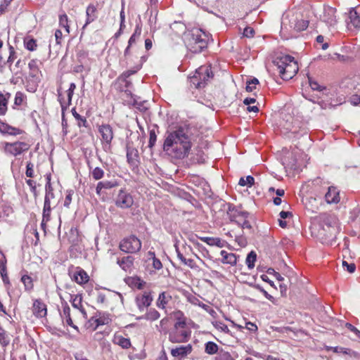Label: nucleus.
I'll list each match as a JSON object with an SVG mask.
<instances>
[{
  "mask_svg": "<svg viewBox=\"0 0 360 360\" xmlns=\"http://www.w3.org/2000/svg\"><path fill=\"white\" fill-rule=\"evenodd\" d=\"M191 146L188 129L179 127L176 130L168 133L163 144V150L173 158L183 159L188 155Z\"/></svg>",
  "mask_w": 360,
  "mask_h": 360,
  "instance_id": "nucleus-1",
  "label": "nucleus"
},
{
  "mask_svg": "<svg viewBox=\"0 0 360 360\" xmlns=\"http://www.w3.org/2000/svg\"><path fill=\"white\" fill-rule=\"evenodd\" d=\"M209 39V34L199 28H193L184 34L185 44L193 53H200L207 48Z\"/></svg>",
  "mask_w": 360,
  "mask_h": 360,
  "instance_id": "nucleus-2",
  "label": "nucleus"
},
{
  "mask_svg": "<svg viewBox=\"0 0 360 360\" xmlns=\"http://www.w3.org/2000/svg\"><path fill=\"white\" fill-rule=\"evenodd\" d=\"M280 76L283 80L292 79L297 72L299 68L295 58L289 55L277 57L274 61Z\"/></svg>",
  "mask_w": 360,
  "mask_h": 360,
  "instance_id": "nucleus-3",
  "label": "nucleus"
},
{
  "mask_svg": "<svg viewBox=\"0 0 360 360\" xmlns=\"http://www.w3.org/2000/svg\"><path fill=\"white\" fill-rule=\"evenodd\" d=\"M184 320L176 321L174 328L169 333V340L172 343H183L189 340L191 330L186 327Z\"/></svg>",
  "mask_w": 360,
  "mask_h": 360,
  "instance_id": "nucleus-4",
  "label": "nucleus"
},
{
  "mask_svg": "<svg viewBox=\"0 0 360 360\" xmlns=\"http://www.w3.org/2000/svg\"><path fill=\"white\" fill-rule=\"evenodd\" d=\"M309 26V21L303 20L299 15L285 14L281 20V29L288 30V27L295 31H303Z\"/></svg>",
  "mask_w": 360,
  "mask_h": 360,
  "instance_id": "nucleus-5",
  "label": "nucleus"
},
{
  "mask_svg": "<svg viewBox=\"0 0 360 360\" xmlns=\"http://www.w3.org/2000/svg\"><path fill=\"white\" fill-rule=\"evenodd\" d=\"M227 214L231 221L235 222L243 229H251L252 226L248 220L249 213L241 208L229 206Z\"/></svg>",
  "mask_w": 360,
  "mask_h": 360,
  "instance_id": "nucleus-6",
  "label": "nucleus"
},
{
  "mask_svg": "<svg viewBox=\"0 0 360 360\" xmlns=\"http://www.w3.org/2000/svg\"><path fill=\"white\" fill-rule=\"evenodd\" d=\"M213 73L210 65H202L198 68L193 77H191V82L195 88L204 87L207 81L212 78Z\"/></svg>",
  "mask_w": 360,
  "mask_h": 360,
  "instance_id": "nucleus-7",
  "label": "nucleus"
},
{
  "mask_svg": "<svg viewBox=\"0 0 360 360\" xmlns=\"http://www.w3.org/2000/svg\"><path fill=\"white\" fill-rule=\"evenodd\" d=\"M4 151L6 154L17 156L27 151L30 145L24 141H16L13 143L5 142L3 143Z\"/></svg>",
  "mask_w": 360,
  "mask_h": 360,
  "instance_id": "nucleus-8",
  "label": "nucleus"
},
{
  "mask_svg": "<svg viewBox=\"0 0 360 360\" xmlns=\"http://www.w3.org/2000/svg\"><path fill=\"white\" fill-rule=\"evenodd\" d=\"M141 248V243L140 240L134 236L124 238L120 244V250L128 253L137 252L140 250Z\"/></svg>",
  "mask_w": 360,
  "mask_h": 360,
  "instance_id": "nucleus-9",
  "label": "nucleus"
},
{
  "mask_svg": "<svg viewBox=\"0 0 360 360\" xmlns=\"http://www.w3.org/2000/svg\"><path fill=\"white\" fill-rule=\"evenodd\" d=\"M75 89L76 84L73 82L71 83L70 84L68 89L66 91L67 99H65L63 96V94L61 92V88L60 87L57 89L58 101L60 103L62 111H65L71 105L72 96Z\"/></svg>",
  "mask_w": 360,
  "mask_h": 360,
  "instance_id": "nucleus-10",
  "label": "nucleus"
},
{
  "mask_svg": "<svg viewBox=\"0 0 360 360\" xmlns=\"http://www.w3.org/2000/svg\"><path fill=\"white\" fill-rule=\"evenodd\" d=\"M133 203L134 199L132 196L126 191L123 189L120 190L115 199L116 206L122 209H127L131 207Z\"/></svg>",
  "mask_w": 360,
  "mask_h": 360,
  "instance_id": "nucleus-11",
  "label": "nucleus"
},
{
  "mask_svg": "<svg viewBox=\"0 0 360 360\" xmlns=\"http://www.w3.org/2000/svg\"><path fill=\"white\" fill-rule=\"evenodd\" d=\"M345 22L349 30L360 27V16L354 8L352 7L349 12L345 13Z\"/></svg>",
  "mask_w": 360,
  "mask_h": 360,
  "instance_id": "nucleus-12",
  "label": "nucleus"
},
{
  "mask_svg": "<svg viewBox=\"0 0 360 360\" xmlns=\"http://www.w3.org/2000/svg\"><path fill=\"white\" fill-rule=\"evenodd\" d=\"M32 312L37 319L46 318L47 315V306L41 300L35 299L33 300Z\"/></svg>",
  "mask_w": 360,
  "mask_h": 360,
  "instance_id": "nucleus-13",
  "label": "nucleus"
},
{
  "mask_svg": "<svg viewBox=\"0 0 360 360\" xmlns=\"http://www.w3.org/2000/svg\"><path fill=\"white\" fill-rule=\"evenodd\" d=\"M98 131L101 135L102 140L105 145V146H109L113 139L112 127L109 124H103L99 127Z\"/></svg>",
  "mask_w": 360,
  "mask_h": 360,
  "instance_id": "nucleus-14",
  "label": "nucleus"
},
{
  "mask_svg": "<svg viewBox=\"0 0 360 360\" xmlns=\"http://www.w3.org/2000/svg\"><path fill=\"white\" fill-rule=\"evenodd\" d=\"M192 345L188 344L187 345H181L173 348L171 350V354L174 357H185L192 352Z\"/></svg>",
  "mask_w": 360,
  "mask_h": 360,
  "instance_id": "nucleus-15",
  "label": "nucleus"
},
{
  "mask_svg": "<svg viewBox=\"0 0 360 360\" xmlns=\"http://www.w3.org/2000/svg\"><path fill=\"white\" fill-rule=\"evenodd\" d=\"M151 294H141L136 297V302L140 311H143L151 304Z\"/></svg>",
  "mask_w": 360,
  "mask_h": 360,
  "instance_id": "nucleus-16",
  "label": "nucleus"
},
{
  "mask_svg": "<svg viewBox=\"0 0 360 360\" xmlns=\"http://www.w3.org/2000/svg\"><path fill=\"white\" fill-rule=\"evenodd\" d=\"M60 316L67 325L74 328L77 333H79V328L73 323L70 316V309L67 303L63 305V312L60 314Z\"/></svg>",
  "mask_w": 360,
  "mask_h": 360,
  "instance_id": "nucleus-17",
  "label": "nucleus"
},
{
  "mask_svg": "<svg viewBox=\"0 0 360 360\" xmlns=\"http://www.w3.org/2000/svg\"><path fill=\"white\" fill-rule=\"evenodd\" d=\"M70 302L74 308L79 309V311L83 314L84 319H87V314L85 311L82 305V294L71 295Z\"/></svg>",
  "mask_w": 360,
  "mask_h": 360,
  "instance_id": "nucleus-18",
  "label": "nucleus"
},
{
  "mask_svg": "<svg viewBox=\"0 0 360 360\" xmlns=\"http://www.w3.org/2000/svg\"><path fill=\"white\" fill-rule=\"evenodd\" d=\"M39 61L37 59L31 60L28 63V68L30 69L29 77L34 79V82L39 80V75L40 73V70L39 68Z\"/></svg>",
  "mask_w": 360,
  "mask_h": 360,
  "instance_id": "nucleus-19",
  "label": "nucleus"
},
{
  "mask_svg": "<svg viewBox=\"0 0 360 360\" xmlns=\"http://www.w3.org/2000/svg\"><path fill=\"white\" fill-rule=\"evenodd\" d=\"M95 315L96 316V324L94 326V328H98L100 326L108 325L112 321L110 315L106 312L97 311Z\"/></svg>",
  "mask_w": 360,
  "mask_h": 360,
  "instance_id": "nucleus-20",
  "label": "nucleus"
},
{
  "mask_svg": "<svg viewBox=\"0 0 360 360\" xmlns=\"http://www.w3.org/2000/svg\"><path fill=\"white\" fill-rule=\"evenodd\" d=\"M86 20L84 25L82 27L83 30L85 29V27L89 24L94 22L97 18L96 7L94 4H89L87 6L86 9Z\"/></svg>",
  "mask_w": 360,
  "mask_h": 360,
  "instance_id": "nucleus-21",
  "label": "nucleus"
},
{
  "mask_svg": "<svg viewBox=\"0 0 360 360\" xmlns=\"http://www.w3.org/2000/svg\"><path fill=\"white\" fill-rule=\"evenodd\" d=\"M325 201L328 204L338 203V189L335 186L328 187V191L325 194Z\"/></svg>",
  "mask_w": 360,
  "mask_h": 360,
  "instance_id": "nucleus-22",
  "label": "nucleus"
},
{
  "mask_svg": "<svg viewBox=\"0 0 360 360\" xmlns=\"http://www.w3.org/2000/svg\"><path fill=\"white\" fill-rule=\"evenodd\" d=\"M117 263L124 271H129L133 266L134 257L131 256L124 257L121 259H118Z\"/></svg>",
  "mask_w": 360,
  "mask_h": 360,
  "instance_id": "nucleus-23",
  "label": "nucleus"
},
{
  "mask_svg": "<svg viewBox=\"0 0 360 360\" xmlns=\"http://www.w3.org/2000/svg\"><path fill=\"white\" fill-rule=\"evenodd\" d=\"M200 239L209 245H215L219 248H223L226 245V241L221 240L219 238H214V237H201Z\"/></svg>",
  "mask_w": 360,
  "mask_h": 360,
  "instance_id": "nucleus-24",
  "label": "nucleus"
},
{
  "mask_svg": "<svg viewBox=\"0 0 360 360\" xmlns=\"http://www.w3.org/2000/svg\"><path fill=\"white\" fill-rule=\"evenodd\" d=\"M220 255L222 256V263L230 265H235L237 262V256L233 253H229L225 250H221Z\"/></svg>",
  "mask_w": 360,
  "mask_h": 360,
  "instance_id": "nucleus-25",
  "label": "nucleus"
},
{
  "mask_svg": "<svg viewBox=\"0 0 360 360\" xmlns=\"http://www.w3.org/2000/svg\"><path fill=\"white\" fill-rule=\"evenodd\" d=\"M127 161L130 165H136L139 162V153L136 148H128L127 151Z\"/></svg>",
  "mask_w": 360,
  "mask_h": 360,
  "instance_id": "nucleus-26",
  "label": "nucleus"
},
{
  "mask_svg": "<svg viewBox=\"0 0 360 360\" xmlns=\"http://www.w3.org/2000/svg\"><path fill=\"white\" fill-rule=\"evenodd\" d=\"M113 342L123 349H129L131 345L130 339L124 338L122 335H115L113 338Z\"/></svg>",
  "mask_w": 360,
  "mask_h": 360,
  "instance_id": "nucleus-27",
  "label": "nucleus"
},
{
  "mask_svg": "<svg viewBox=\"0 0 360 360\" xmlns=\"http://www.w3.org/2000/svg\"><path fill=\"white\" fill-rule=\"evenodd\" d=\"M45 189H46V194H45L44 204L51 205V200H53L55 198V195L53 193V189L51 184L50 182V179H48V181L45 186Z\"/></svg>",
  "mask_w": 360,
  "mask_h": 360,
  "instance_id": "nucleus-28",
  "label": "nucleus"
},
{
  "mask_svg": "<svg viewBox=\"0 0 360 360\" xmlns=\"http://www.w3.org/2000/svg\"><path fill=\"white\" fill-rule=\"evenodd\" d=\"M117 185L116 181H99L96 186V191L98 195H101L103 189H110Z\"/></svg>",
  "mask_w": 360,
  "mask_h": 360,
  "instance_id": "nucleus-29",
  "label": "nucleus"
},
{
  "mask_svg": "<svg viewBox=\"0 0 360 360\" xmlns=\"http://www.w3.org/2000/svg\"><path fill=\"white\" fill-rule=\"evenodd\" d=\"M75 281L79 284H83L89 281V276L83 269H78L73 275Z\"/></svg>",
  "mask_w": 360,
  "mask_h": 360,
  "instance_id": "nucleus-30",
  "label": "nucleus"
},
{
  "mask_svg": "<svg viewBox=\"0 0 360 360\" xmlns=\"http://www.w3.org/2000/svg\"><path fill=\"white\" fill-rule=\"evenodd\" d=\"M11 94L9 93H0V115H4L7 111L8 100Z\"/></svg>",
  "mask_w": 360,
  "mask_h": 360,
  "instance_id": "nucleus-31",
  "label": "nucleus"
},
{
  "mask_svg": "<svg viewBox=\"0 0 360 360\" xmlns=\"http://www.w3.org/2000/svg\"><path fill=\"white\" fill-rule=\"evenodd\" d=\"M219 347L218 345L212 342L208 341L205 345V352L210 355L215 354L218 352Z\"/></svg>",
  "mask_w": 360,
  "mask_h": 360,
  "instance_id": "nucleus-32",
  "label": "nucleus"
},
{
  "mask_svg": "<svg viewBox=\"0 0 360 360\" xmlns=\"http://www.w3.org/2000/svg\"><path fill=\"white\" fill-rule=\"evenodd\" d=\"M146 282L141 280L139 277H131L129 278V285L132 288H137L138 290L143 289Z\"/></svg>",
  "mask_w": 360,
  "mask_h": 360,
  "instance_id": "nucleus-33",
  "label": "nucleus"
},
{
  "mask_svg": "<svg viewBox=\"0 0 360 360\" xmlns=\"http://www.w3.org/2000/svg\"><path fill=\"white\" fill-rule=\"evenodd\" d=\"M326 229L325 230L328 231L330 234L328 238L331 239L332 242H335L338 233V226L336 223L335 222L333 226L330 223H326Z\"/></svg>",
  "mask_w": 360,
  "mask_h": 360,
  "instance_id": "nucleus-34",
  "label": "nucleus"
},
{
  "mask_svg": "<svg viewBox=\"0 0 360 360\" xmlns=\"http://www.w3.org/2000/svg\"><path fill=\"white\" fill-rule=\"evenodd\" d=\"M9 56L8 59L6 60V64L9 65V68L12 72L15 74H18V72H15V70L11 68V64L14 61V60L17 58L16 53L15 51L14 48L12 46H9Z\"/></svg>",
  "mask_w": 360,
  "mask_h": 360,
  "instance_id": "nucleus-35",
  "label": "nucleus"
},
{
  "mask_svg": "<svg viewBox=\"0 0 360 360\" xmlns=\"http://www.w3.org/2000/svg\"><path fill=\"white\" fill-rule=\"evenodd\" d=\"M172 298L170 294H159L157 304L159 308H165L168 301Z\"/></svg>",
  "mask_w": 360,
  "mask_h": 360,
  "instance_id": "nucleus-36",
  "label": "nucleus"
},
{
  "mask_svg": "<svg viewBox=\"0 0 360 360\" xmlns=\"http://www.w3.org/2000/svg\"><path fill=\"white\" fill-rule=\"evenodd\" d=\"M342 266L345 271H347V272L352 274L355 271L356 266L354 263H348L346 260V256L345 254L342 255Z\"/></svg>",
  "mask_w": 360,
  "mask_h": 360,
  "instance_id": "nucleus-37",
  "label": "nucleus"
},
{
  "mask_svg": "<svg viewBox=\"0 0 360 360\" xmlns=\"http://www.w3.org/2000/svg\"><path fill=\"white\" fill-rule=\"evenodd\" d=\"M141 31H142V29H141V25H139V24L136 25V26L135 27L134 32L133 33V34L131 36V37L129 39V41H128L129 46H131L134 43H135L136 39L141 36Z\"/></svg>",
  "mask_w": 360,
  "mask_h": 360,
  "instance_id": "nucleus-38",
  "label": "nucleus"
},
{
  "mask_svg": "<svg viewBox=\"0 0 360 360\" xmlns=\"http://www.w3.org/2000/svg\"><path fill=\"white\" fill-rule=\"evenodd\" d=\"M72 115L74 116V117L78 121V126L79 127H87V121H86V119L82 116H81L79 114H78L77 112H76V110L75 108H72Z\"/></svg>",
  "mask_w": 360,
  "mask_h": 360,
  "instance_id": "nucleus-39",
  "label": "nucleus"
},
{
  "mask_svg": "<svg viewBox=\"0 0 360 360\" xmlns=\"http://www.w3.org/2000/svg\"><path fill=\"white\" fill-rule=\"evenodd\" d=\"M257 259V255L254 251H251L247 256L245 263L248 267L251 269L255 266V262Z\"/></svg>",
  "mask_w": 360,
  "mask_h": 360,
  "instance_id": "nucleus-40",
  "label": "nucleus"
},
{
  "mask_svg": "<svg viewBox=\"0 0 360 360\" xmlns=\"http://www.w3.org/2000/svg\"><path fill=\"white\" fill-rule=\"evenodd\" d=\"M255 183V179L252 176H247L245 177H241L239 180L238 184L241 186L251 187Z\"/></svg>",
  "mask_w": 360,
  "mask_h": 360,
  "instance_id": "nucleus-41",
  "label": "nucleus"
},
{
  "mask_svg": "<svg viewBox=\"0 0 360 360\" xmlns=\"http://www.w3.org/2000/svg\"><path fill=\"white\" fill-rule=\"evenodd\" d=\"M51 205L44 204L42 219L44 221H49L51 219Z\"/></svg>",
  "mask_w": 360,
  "mask_h": 360,
  "instance_id": "nucleus-42",
  "label": "nucleus"
},
{
  "mask_svg": "<svg viewBox=\"0 0 360 360\" xmlns=\"http://www.w3.org/2000/svg\"><path fill=\"white\" fill-rule=\"evenodd\" d=\"M91 175L94 179L100 180L104 176V171L101 167H96L92 170Z\"/></svg>",
  "mask_w": 360,
  "mask_h": 360,
  "instance_id": "nucleus-43",
  "label": "nucleus"
},
{
  "mask_svg": "<svg viewBox=\"0 0 360 360\" xmlns=\"http://www.w3.org/2000/svg\"><path fill=\"white\" fill-rule=\"evenodd\" d=\"M160 317V314L155 309H150L146 314V319L150 321H155Z\"/></svg>",
  "mask_w": 360,
  "mask_h": 360,
  "instance_id": "nucleus-44",
  "label": "nucleus"
},
{
  "mask_svg": "<svg viewBox=\"0 0 360 360\" xmlns=\"http://www.w3.org/2000/svg\"><path fill=\"white\" fill-rule=\"evenodd\" d=\"M213 326L219 330L225 333H229L230 330L228 326L221 321H215L213 323Z\"/></svg>",
  "mask_w": 360,
  "mask_h": 360,
  "instance_id": "nucleus-45",
  "label": "nucleus"
},
{
  "mask_svg": "<svg viewBox=\"0 0 360 360\" xmlns=\"http://www.w3.org/2000/svg\"><path fill=\"white\" fill-rule=\"evenodd\" d=\"M186 295L187 300L191 304L194 305L200 306L201 301L200 300V297L196 296V294H185Z\"/></svg>",
  "mask_w": 360,
  "mask_h": 360,
  "instance_id": "nucleus-46",
  "label": "nucleus"
},
{
  "mask_svg": "<svg viewBox=\"0 0 360 360\" xmlns=\"http://www.w3.org/2000/svg\"><path fill=\"white\" fill-rule=\"evenodd\" d=\"M216 360H235L228 352L221 350L216 357Z\"/></svg>",
  "mask_w": 360,
  "mask_h": 360,
  "instance_id": "nucleus-47",
  "label": "nucleus"
},
{
  "mask_svg": "<svg viewBox=\"0 0 360 360\" xmlns=\"http://www.w3.org/2000/svg\"><path fill=\"white\" fill-rule=\"evenodd\" d=\"M342 84H343V86H341V89H342V91H344V93H345V94L348 93V91H346L347 89H355L354 82H352L350 79H345V81L342 82Z\"/></svg>",
  "mask_w": 360,
  "mask_h": 360,
  "instance_id": "nucleus-48",
  "label": "nucleus"
},
{
  "mask_svg": "<svg viewBox=\"0 0 360 360\" xmlns=\"http://www.w3.org/2000/svg\"><path fill=\"white\" fill-rule=\"evenodd\" d=\"M22 282L25 285L26 290H30L32 288V280L31 277L28 276H23L21 278Z\"/></svg>",
  "mask_w": 360,
  "mask_h": 360,
  "instance_id": "nucleus-49",
  "label": "nucleus"
},
{
  "mask_svg": "<svg viewBox=\"0 0 360 360\" xmlns=\"http://www.w3.org/2000/svg\"><path fill=\"white\" fill-rule=\"evenodd\" d=\"M25 48L29 51H34L37 46L36 41L33 39H27L24 41Z\"/></svg>",
  "mask_w": 360,
  "mask_h": 360,
  "instance_id": "nucleus-50",
  "label": "nucleus"
},
{
  "mask_svg": "<svg viewBox=\"0 0 360 360\" xmlns=\"http://www.w3.org/2000/svg\"><path fill=\"white\" fill-rule=\"evenodd\" d=\"M339 353L344 355H348L350 358H356L358 354L354 351L347 348H339Z\"/></svg>",
  "mask_w": 360,
  "mask_h": 360,
  "instance_id": "nucleus-51",
  "label": "nucleus"
},
{
  "mask_svg": "<svg viewBox=\"0 0 360 360\" xmlns=\"http://www.w3.org/2000/svg\"><path fill=\"white\" fill-rule=\"evenodd\" d=\"M96 315L91 317L88 321L85 324V327L86 329L91 330H95L97 328H94L95 325L96 324Z\"/></svg>",
  "mask_w": 360,
  "mask_h": 360,
  "instance_id": "nucleus-52",
  "label": "nucleus"
},
{
  "mask_svg": "<svg viewBox=\"0 0 360 360\" xmlns=\"http://www.w3.org/2000/svg\"><path fill=\"white\" fill-rule=\"evenodd\" d=\"M358 92L359 90L356 93L352 94L349 98V101L353 105H360V94H359Z\"/></svg>",
  "mask_w": 360,
  "mask_h": 360,
  "instance_id": "nucleus-53",
  "label": "nucleus"
},
{
  "mask_svg": "<svg viewBox=\"0 0 360 360\" xmlns=\"http://www.w3.org/2000/svg\"><path fill=\"white\" fill-rule=\"evenodd\" d=\"M25 95L23 93L20 92V91H18L16 94H15V101H14V103L17 105H20L22 103L23 101H24V98H25Z\"/></svg>",
  "mask_w": 360,
  "mask_h": 360,
  "instance_id": "nucleus-54",
  "label": "nucleus"
},
{
  "mask_svg": "<svg viewBox=\"0 0 360 360\" xmlns=\"http://www.w3.org/2000/svg\"><path fill=\"white\" fill-rule=\"evenodd\" d=\"M148 146L153 148L156 142L157 136L154 130L150 131Z\"/></svg>",
  "mask_w": 360,
  "mask_h": 360,
  "instance_id": "nucleus-55",
  "label": "nucleus"
},
{
  "mask_svg": "<svg viewBox=\"0 0 360 360\" xmlns=\"http://www.w3.org/2000/svg\"><path fill=\"white\" fill-rule=\"evenodd\" d=\"M60 25L64 27L68 33H69V26L68 25V16L66 15H63L60 16Z\"/></svg>",
  "mask_w": 360,
  "mask_h": 360,
  "instance_id": "nucleus-56",
  "label": "nucleus"
},
{
  "mask_svg": "<svg viewBox=\"0 0 360 360\" xmlns=\"http://www.w3.org/2000/svg\"><path fill=\"white\" fill-rule=\"evenodd\" d=\"M34 165L32 162H27L25 174L27 177H32L34 175Z\"/></svg>",
  "mask_w": 360,
  "mask_h": 360,
  "instance_id": "nucleus-57",
  "label": "nucleus"
},
{
  "mask_svg": "<svg viewBox=\"0 0 360 360\" xmlns=\"http://www.w3.org/2000/svg\"><path fill=\"white\" fill-rule=\"evenodd\" d=\"M345 325L346 328H347L350 331H352V333H354V334L358 337V335L360 334V331L356 328H355L354 326H353L352 324L350 323H340V326H342V325Z\"/></svg>",
  "mask_w": 360,
  "mask_h": 360,
  "instance_id": "nucleus-58",
  "label": "nucleus"
},
{
  "mask_svg": "<svg viewBox=\"0 0 360 360\" xmlns=\"http://www.w3.org/2000/svg\"><path fill=\"white\" fill-rule=\"evenodd\" d=\"M0 343L4 345L8 344L4 330L0 326Z\"/></svg>",
  "mask_w": 360,
  "mask_h": 360,
  "instance_id": "nucleus-59",
  "label": "nucleus"
},
{
  "mask_svg": "<svg viewBox=\"0 0 360 360\" xmlns=\"http://www.w3.org/2000/svg\"><path fill=\"white\" fill-rule=\"evenodd\" d=\"M7 134L10 135L16 136L22 133V130L18 128L13 127L11 126H9L8 128H7Z\"/></svg>",
  "mask_w": 360,
  "mask_h": 360,
  "instance_id": "nucleus-60",
  "label": "nucleus"
},
{
  "mask_svg": "<svg viewBox=\"0 0 360 360\" xmlns=\"http://www.w3.org/2000/svg\"><path fill=\"white\" fill-rule=\"evenodd\" d=\"M243 36L246 37H252L255 34V30L252 27H247L244 29Z\"/></svg>",
  "mask_w": 360,
  "mask_h": 360,
  "instance_id": "nucleus-61",
  "label": "nucleus"
},
{
  "mask_svg": "<svg viewBox=\"0 0 360 360\" xmlns=\"http://www.w3.org/2000/svg\"><path fill=\"white\" fill-rule=\"evenodd\" d=\"M236 241L240 247H245L248 244L246 238L243 236H236Z\"/></svg>",
  "mask_w": 360,
  "mask_h": 360,
  "instance_id": "nucleus-62",
  "label": "nucleus"
},
{
  "mask_svg": "<svg viewBox=\"0 0 360 360\" xmlns=\"http://www.w3.org/2000/svg\"><path fill=\"white\" fill-rule=\"evenodd\" d=\"M72 193H73L72 191H68V193L66 195L65 202H64L65 207H68L70 204L71 203Z\"/></svg>",
  "mask_w": 360,
  "mask_h": 360,
  "instance_id": "nucleus-63",
  "label": "nucleus"
},
{
  "mask_svg": "<svg viewBox=\"0 0 360 360\" xmlns=\"http://www.w3.org/2000/svg\"><path fill=\"white\" fill-rule=\"evenodd\" d=\"M106 334L103 332H96L94 333L93 338L96 341L101 342Z\"/></svg>",
  "mask_w": 360,
  "mask_h": 360,
  "instance_id": "nucleus-64",
  "label": "nucleus"
}]
</instances>
